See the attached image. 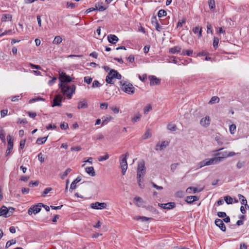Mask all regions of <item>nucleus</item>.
<instances>
[{"instance_id": "obj_50", "label": "nucleus", "mask_w": 249, "mask_h": 249, "mask_svg": "<svg viewBox=\"0 0 249 249\" xmlns=\"http://www.w3.org/2000/svg\"><path fill=\"white\" fill-rule=\"evenodd\" d=\"M8 140V146H13V141L12 140V138L10 135L7 136Z\"/></svg>"}, {"instance_id": "obj_13", "label": "nucleus", "mask_w": 249, "mask_h": 249, "mask_svg": "<svg viewBox=\"0 0 249 249\" xmlns=\"http://www.w3.org/2000/svg\"><path fill=\"white\" fill-rule=\"evenodd\" d=\"M151 22L153 25L155 26L156 30L158 31H160L161 29V27L158 23L156 17H153L151 18Z\"/></svg>"}, {"instance_id": "obj_14", "label": "nucleus", "mask_w": 249, "mask_h": 249, "mask_svg": "<svg viewBox=\"0 0 249 249\" xmlns=\"http://www.w3.org/2000/svg\"><path fill=\"white\" fill-rule=\"evenodd\" d=\"M3 215L5 217H9L7 208L5 206H2L0 209V216Z\"/></svg>"}, {"instance_id": "obj_17", "label": "nucleus", "mask_w": 249, "mask_h": 249, "mask_svg": "<svg viewBox=\"0 0 249 249\" xmlns=\"http://www.w3.org/2000/svg\"><path fill=\"white\" fill-rule=\"evenodd\" d=\"M169 142L167 141H163L160 144L158 143L156 145V150H162L164 149L167 145Z\"/></svg>"}, {"instance_id": "obj_25", "label": "nucleus", "mask_w": 249, "mask_h": 249, "mask_svg": "<svg viewBox=\"0 0 249 249\" xmlns=\"http://www.w3.org/2000/svg\"><path fill=\"white\" fill-rule=\"evenodd\" d=\"M193 32L195 34H198V37H200L202 36V29L199 26H196L193 29Z\"/></svg>"}, {"instance_id": "obj_24", "label": "nucleus", "mask_w": 249, "mask_h": 249, "mask_svg": "<svg viewBox=\"0 0 249 249\" xmlns=\"http://www.w3.org/2000/svg\"><path fill=\"white\" fill-rule=\"evenodd\" d=\"M12 18V16L11 14H3L1 17V20L2 22H5L7 21V20H8L9 21L11 20Z\"/></svg>"}, {"instance_id": "obj_4", "label": "nucleus", "mask_w": 249, "mask_h": 249, "mask_svg": "<svg viewBox=\"0 0 249 249\" xmlns=\"http://www.w3.org/2000/svg\"><path fill=\"white\" fill-rule=\"evenodd\" d=\"M146 173V168L145 167L144 161H140L138 163L137 178H142Z\"/></svg>"}, {"instance_id": "obj_57", "label": "nucleus", "mask_w": 249, "mask_h": 249, "mask_svg": "<svg viewBox=\"0 0 249 249\" xmlns=\"http://www.w3.org/2000/svg\"><path fill=\"white\" fill-rule=\"evenodd\" d=\"M69 127V126H68V124L67 123H62L60 124V128L62 129H66L67 128H68Z\"/></svg>"}, {"instance_id": "obj_56", "label": "nucleus", "mask_w": 249, "mask_h": 249, "mask_svg": "<svg viewBox=\"0 0 249 249\" xmlns=\"http://www.w3.org/2000/svg\"><path fill=\"white\" fill-rule=\"evenodd\" d=\"M244 165L245 162L244 161H239L236 164V167L238 169H241L243 167Z\"/></svg>"}, {"instance_id": "obj_36", "label": "nucleus", "mask_w": 249, "mask_h": 249, "mask_svg": "<svg viewBox=\"0 0 249 249\" xmlns=\"http://www.w3.org/2000/svg\"><path fill=\"white\" fill-rule=\"evenodd\" d=\"M219 98L217 96H213L210 100L209 104H213L214 103H218L219 102Z\"/></svg>"}, {"instance_id": "obj_64", "label": "nucleus", "mask_w": 249, "mask_h": 249, "mask_svg": "<svg viewBox=\"0 0 249 249\" xmlns=\"http://www.w3.org/2000/svg\"><path fill=\"white\" fill-rule=\"evenodd\" d=\"M38 160L41 162H43L44 161V158L43 157V155L41 153H40L38 155Z\"/></svg>"}, {"instance_id": "obj_9", "label": "nucleus", "mask_w": 249, "mask_h": 249, "mask_svg": "<svg viewBox=\"0 0 249 249\" xmlns=\"http://www.w3.org/2000/svg\"><path fill=\"white\" fill-rule=\"evenodd\" d=\"M148 79L150 81V86L159 85L160 84L161 79L154 75H149Z\"/></svg>"}, {"instance_id": "obj_28", "label": "nucleus", "mask_w": 249, "mask_h": 249, "mask_svg": "<svg viewBox=\"0 0 249 249\" xmlns=\"http://www.w3.org/2000/svg\"><path fill=\"white\" fill-rule=\"evenodd\" d=\"M226 155H228V152L227 151L219 152V153H217L216 154V156H218V155L221 156L217 157V158H220V161H221V160L227 157V156H226Z\"/></svg>"}, {"instance_id": "obj_44", "label": "nucleus", "mask_w": 249, "mask_h": 249, "mask_svg": "<svg viewBox=\"0 0 249 249\" xmlns=\"http://www.w3.org/2000/svg\"><path fill=\"white\" fill-rule=\"evenodd\" d=\"M219 39L216 37H214L213 41V46L216 49L218 47Z\"/></svg>"}, {"instance_id": "obj_45", "label": "nucleus", "mask_w": 249, "mask_h": 249, "mask_svg": "<svg viewBox=\"0 0 249 249\" xmlns=\"http://www.w3.org/2000/svg\"><path fill=\"white\" fill-rule=\"evenodd\" d=\"M101 84L99 82L98 80H94L92 85V88H98L100 87L101 86Z\"/></svg>"}, {"instance_id": "obj_11", "label": "nucleus", "mask_w": 249, "mask_h": 249, "mask_svg": "<svg viewBox=\"0 0 249 249\" xmlns=\"http://www.w3.org/2000/svg\"><path fill=\"white\" fill-rule=\"evenodd\" d=\"M62 100V97L60 94L56 95L55 97L54 98L53 100V104L52 105V107H55V106H61V102Z\"/></svg>"}, {"instance_id": "obj_8", "label": "nucleus", "mask_w": 249, "mask_h": 249, "mask_svg": "<svg viewBox=\"0 0 249 249\" xmlns=\"http://www.w3.org/2000/svg\"><path fill=\"white\" fill-rule=\"evenodd\" d=\"M107 205L105 202H96L91 204V207L94 209L102 210L107 208Z\"/></svg>"}, {"instance_id": "obj_16", "label": "nucleus", "mask_w": 249, "mask_h": 249, "mask_svg": "<svg viewBox=\"0 0 249 249\" xmlns=\"http://www.w3.org/2000/svg\"><path fill=\"white\" fill-rule=\"evenodd\" d=\"M199 198L197 196H187L185 198V201L188 204H192L194 201L198 200Z\"/></svg>"}, {"instance_id": "obj_1", "label": "nucleus", "mask_w": 249, "mask_h": 249, "mask_svg": "<svg viewBox=\"0 0 249 249\" xmlns=\"http://www.w3.org/2000/svg\"><path fill=\"white\" fill-rule=\"evenodd\" d=\"M59 86L63 94L66 95L68 99H71L72 95L75 92L76 86L74 85L69 86L67 84L62 83H60Z\"/></svg>"}, {"instance_id": "obj_37", "label": "nucleus", "mask_w": 249, "mask_h": 249, "mask_svg": "<svg viewBox=\"0 0 249 249\" xmlns=\"http://www.w3.org/2000/svg\"><path fill=\"white\" fill-rule=\"evenodd\" d=\"M109 158V155L106 153L104 156H100L98 158V160L99 161H102L107 160Z\"/></svg>"}, {"instance_id": "obj_33", "label": "nucleus", "mask_w": 249, "mask_h": 249, "mask_svg": "<svg viewBox=\"0 0 249 249\" xmlns=\"http://www.w3.org/2000/svg\"><path fill=\"white\" fill-rule=\"evenodd\" d=\"M193 50H183L181 52V55H188V56H192L193 54Z\"/></svg>"}, {"instance_id": "obj_32", "label": "nucleus", "mask_w": 249, "mask_h": 249, "mask_svg": "<svg viewBox=\"0 0 249 249\" xmlns=\"http://www.w3.org/2000/svg\"><path fill=\"white\" fill-rule=\"evenodd\" d=\"M142 115L140 113H138L136 114L135 116H134L132 119L131 121L133 123H135V122L139 121Z\"/></svg>"}, {"instance_id": "obj_27", "label": "nucleus", "mask_w": 249, "mask_h": 249, "mask_svg": "<svg viewBox=\"0 0 249 249\" xmlns=\"http://www.w3.org/2000/svg\"><path fill=\"white\" fill-rule=\"evenodd\" d=\"M41 205L39 204V203L36 205L33 206V208L34 211V214L39 213L41 210Z\"/></svg>"}, {"instance_id": "obj_23", "label": "nucleus", "mask_w": 249, "mask_h": 249, "mask_svg": "<svg viewBox=\"0 0 249 249\" xmlns=\"http://www.w3.org/2000/svg\"><path fill=\"white\" fill-rule=\"evenodd\" d=\"M200 124L203 126H207L210 124V118L209 116H206L202 118L200 121Z\"/></svg>"}, {"instance_id": "obj_18", "label": "nucleus", "mask_w": 249, "mask_h": 249, "mask_svg": "<svg viewBox=\"0 0 249 249\" xmlns=\"http://www.w3.org/2000/svg\"><path fill=\"white\" fill-rule=\"evenodd\" d=\"M106 81L107 84H113L115 82V78L112 76L111 72H108L106 77Z\"/></svg>"}, {"instance_id": "obj_49", "label": "nucleus", "mask_w": 249, "mask_h": 249, "mask_svg": "<svg viewBox=\"0 0 249 249\" xmlns=\"http://www.w3.org/2000/svg\"><path fill=\"white\" fill-rule=\"evenodd\" d=\"M109 72H111L112 76L114 78H116L117 77V75L119 73V72L115 70L114 69H111L110 70Z\"/></svg>"}, {"instance_id": "obj_48", "label": "nucleus", "mask_w": 249, "mask_h": 249, "mask_svg": "<svg viewBox=\"0 0 249 249\" xmlns=\"http://www.w3.org/2000/svg\"><path fill=\"white\" fill-rule=\"evenodd\" d=\"M0 138L2 141H5V135L4 131L3 129L0 130Z\"/></svg>"}, {"instance_id": "obj_59", "label": "nucleus", "mask_w": 249, "mask_h": 249, "mask_svg": "<svg viewBox=\"0 0 249 249\" xmlns=\"http://www.w3.org/2000/svg\"><path fill=\"white\" fill-rule=\"evenodd\" d=\"M111 119H112V117H107V118H105L104 120H103L102 124L105 125V124H107V123L111 120Z\"/></svg>"}, {"instance_id": "obj_42", "label": "nucleus", "mask_w": 249, "mask_h": 249, "mask_svg": "<svg viewBox=\"0 0 249 249\" xmlns=\"http://www.w3.org/2000/svg\"><path fill=\"white\" fill-rule=\"evenodd\" d=\"M16 240L12 239L11 240L8 241L6 244L5 248H8L10 247L11 245L16 244Z\"/></svg>"}, {"instance_id": "obj_47", "label": "nucleus", "mask_w": 249, "mask_h": 249, "mask_svg": "<svg viewBox=\"0 0 249 249\" xmlns=\"http://www.w3.org/2000/svg\"><path fill=\"white\" fill-rule=\"evenodd\" d=\"M236 130V125L234 124H232L230 126V131L231 134L234 133Z\"/></svg>"}, {"instance_id": "obj_12", "label": "nucleus", "mask_w": 249, "mask_h": 249, "mask_svg": "<svg viewBox=\"0 0 249 249\" xmlns=\"http://www.w3.org/2000/svg\"><path fill=\"white\" fill-rule=\"evenodd\" d=\"M214 223L215 224L217 227H218L222 231H226V227L222 220H221L220 219L217 218L215 219Z\"/></svg>"}, {"instance_id": "obj_54", "label": "nucleus", "mask_w": 249, "mask_h": 249, "mask_svg": "<svg viewBox=\"0 0 249 249\" xmlns=\"http://www.w3.org/2000/svg\"><path fill=\"white\" fill-rule=\"evenodd\" d=\"M40 100H41V101H44L45 99L40 97H37L36 98H33L32 99H31L29 101L30 103H32V102H36V101H40Z\"/></svg>"}, {"instance_id": "obj_61", "label": "nucleus", "mask_w": 249, "mask_h": 249, "mask_svg": "<svg viewBox=\"0 0 249 249\" xmlns=\"http://www.w3.org/2000/svg\"><path fill=\"white\" fill-rule=\"evenodd\" d=\"M186 22L185 18H183L181 21H179L177 24V27H182L183 24Z\"/></svg>"}, {"instance_id": "obj_30", "label": "nucleus", "mask_w": 249, "mask_h": 249, "mask_svg": "<svg viewBox=\"0 0 249 249\" xmlns=\"http://www.w3.org/2000/svg\"><path fill=\"white\" fill-rule=\"evenodd\" d=\"M62 41V39L60 36H56L53 40V43L54 44H59Z\"/></svg>"}, {"instance_id": "obj_20", "label": "nucleus", "mask_w": 249, "mask_h": 249, "mask_svg": "<svg viewBox=\"0 0 249 249\" xmlns=\"http://www.w3.org/2000/svg\"><path fill=\"white\" fill-rule=\"evenodd\" d=\"M88 107V105L87 102L86 100H84L82 101H80L78 103L77 108L82 109V108H86Z\"/></svg>"}, {"instance_id": "obj_2", "label": "nucleus", "mask_w": 249, "mask_h": 249, "mask_svg": "<svg viewBox=\"0 0 249 249\" xmlns=\"http://www.w3.org/2000/svg\"><path fill=\"white\" fill-rule=\"evenodd\" d=\"M119 86L121 90L127 94H132L135 92V88L131 83L127 81H120Z\"/></svg>"}, {"instance_id": "obj_34", "label": "nucleus", "mask_w": 249, "mask_h": 249, "mask_svg": "<svg viewBox=\"0 0 249 249\" xmlns=\"http://www.w3.org/2000/svg\"><path fill=\"white\" fill-rule=\"evenodd\" d=\"M224 199L226 203L228 204H231L233 202V199L230 196H226L224 197Z\"/></svg>"}, {"instance_id": "obj_60", "label": "nucleus", "mask_w": 249, "mask_h": 249, "mask_svg": "<svg viewBox=\"0 0 249 249\" xmlns=\"http://www.w3.org/2000/svg\"><path fill=\"white\" fill-rule=\"evenodd\" d=\"M95 10H97V4H96V5H95V8H89V9H87L85 11V13L87 14H88L90 12L94 11H95Z\"/></svg>"}, {"instance_id": "obj_5", "label": "nucleus", "mask_w": 249, "mask_h": 249, "mask_svg": "<svg viewBox=\"0 0 249 249\" xmlns=\"http://www.w3.org/2000/svg\"><path fill=\"white\" fill-rule=\"evenodd\" d=\"M220 161V158L214 157L211 159H206L205 160L199 162L200 167H202L206 165L216 164Z\"/></svg>"}, {"instance_id": "obj_58", "label": "nucleus", "mask_w": 249, "mask_h": 249, "mask_svg": "<svg viewBox=\"0 0 249 249\" xmlns=\"http://www.w3.org/2000/svg\"><path fill=\"white\" fill-rule=\"evenodd\" d=\"M67 7H70L71 9H73L75 7V3L68 2L67 3Z\"/></svg>"}, {"instance_id": "obj_46", "label": "nucleus", "mask_w": 249, "mask_h": 249, "mask_svg": "<svg viewBox=\"0 0 249 249\" xmlns=\"http://www.w3.org/2000/svg\"><path fill=\"white\" fill-rule=\"evenodd\" d=\"M92 78L89 76H85L84 77V82L88 84H89L91 83Z\"/></svg>"}, {"instance_id": "obj_15", "label": "nucleus", "mask_w": 249, "mask_h": 249, "mask_svg": "<svg viewBox=\"0 0 249 249\" xmlns=\"http://www.w3.org/2000/svg\"><path fill=\"white\" fill-rule=\"evenodd\" d=\"M107 39L109 43L114 44L119 40L118 37L114 35H109L107 36Z\"/></svg>"}, {"instance_id": "obj_39", "label": "nucleus", "mask_w": 249, "mask_h": 249, "mask_svg": "<svg viewBox=\"0 0 249 249\" xmlns=\"http://www.w3.org/2000/svg\"><path fill=\"white\" fill-rule=\"evenodd\" d=\"M147 210L153 213L157 212L156 209L152 206L148 205L144 207Z\"/></svg>"}, {"instance_id": "obj_10", "label": "nucleus", "mask_w": 249, "mask_h": 249, "mask_svg": "<svg viewBox=\"0 0 249 249\" xmlns=\"http://www.w3.org/2000/svg\"><path fill=\"white\" fill-rule=\"evenodd\" d=\"M158 206L164 209L170 210L175 207V202H168L167 203H158Z\"/></svg>"}, {"instance_id": "obj_63", "label": "nucleus", "mask_w": 249, "mask_h": 249, "mask_svg": "<svg viewBox=\"0 0 249 249\" xmlns=\"http://www.w3.org/2000/svg\"><path fill=\"white\" fill-rule=\"evenodd\" d=\"M217 215L221 218L226 217L227 214L225 212H219L217 213Z\"/></svg>"}, {"instance_id": "obj_55", "label": "nucleus", "mask_w": 249, "mask_h": 249, "mask_svg": "<svg viewBox=\"0 0 249 249\" xmlns=\"http://www.w3.org/2000/svg\"><path fill=\"white\" fill-rule=\"evenodd\" d=\"M137 220L141 219L142 221H146L148 220L152 219L151 218H148L145 216H139L137 218Z\"/></svg>"}, {"instance_id": "obj_43", "label": "nucleus", "mask_w": 249, "mask_h": 249, "mask_svg": "<svg viewBox=\"0 0 249 249\" xmlns=\"http://www.w3.org/2000/svg\"><path fill=\"white\" fill-rule=\"evenodd\" d=\"M53 189L51 187L46 188L44 191L42 193V196H45L47 194H48L51 191H52Z\"/></svg>"}, {"instance_id": "obj_62", "label": "nucleus", "mask_w": 249, "mask_h": 249, "mask_svg": "<svg viewBox=\"0 0 249 249\" xmlns=\"http://www.w3.org/2000/svg\"><path fill=\"white\" fill-rule=\"evenodd\" d=\"M56 128V126L55 124H49V125H48L46 126V129L47 130H50L51 129H55Z\"/></svg>"}, {"instance_id": "obj_3", "label": "nucleus", "mask_w": 249, "mask_h": 249, "mask_svg": "<svg viewBox=\"0 0 249 249\" xmlns=\"http://www.w3.org/2000/svg\"><path fill=\"white\" fill-rule=\"evenodd\" d=\"M129 156L128 152L122 155L119 159L120 166L122 169V173L123 175L125 174L126 171L127 169V158Z\"/></svg>"}, {"instance_id": "obj_19", "label": "nucleus", "mask_w": 249, "mask_h": 249, "mask_svg": "<svg viewBox=\"0 0 249 249\" xmlns=\"http://www.w3.org/2000/svg\"><path fill=\"white\" fill-rule=\"evenodd\" d=\"M238 197L239 199V200H241V203L242 204V205H245V207L246 209H249V205L247 204V199H246V198L244 196H243V195H241V194H239L238 195Z\"/></svg>"}, {"instance_id": "obj_29", "label": "nucleus", "mask_w": 249, "mask_h": 249, "mask_svg": "<svg viewBox=\"0 0 249 249\" xmlns=\"http://www.w3.org/2000/svg\"><path fill=\"white\" fill-rule=\"evenodd\" d=\"M167 129L170 131H174L177 130V127L175 124L170 123L167 125Z\"/></svg>"}, {"instance_id": "obj_52", "label": "nucleus", "mask_w": 249, "mask_h": 249, "mask_svg": "<svg viewBox=\"0 0 249 249\" xmlns=\"http://www.w3.org/2000/svg\"><path fill=\"white\" fill-rule=\"evenodd\" d=\"M207 32L208 34H209V33L212 34L213 33L212 27L211 24L209 23H207Z\"/></svg>"}, {"instance_id": "obj_6", "label": "nucleus", "mask_w": 249, "mask_h": 249, "mask_svg": "<svg viewBox=\"0 0 249 249\" xmlns=\"http://www.w3.org/2000/svg\"><path fill=\"white\" fill-rule=\"evenodd\" d=\"M220 161V158L214 157L211 159H206L205 160L199 162L200 167H202L206 165L216 164Z\"/></svg>"}, {"instance_id": "obj_26", "label": "nucleus", "mask_w": 249, "mask_h": 249, "mask_svg": "<svg viewBox=\"0 0 249 249\" xmlns=\"http://www.w3.org/2000/svg\"><path fill=\"white\" fill-rule=\"evenodd\" d=\"M48 136L43 138H38L36 141V143L39 145L42 144L45 142Z\"/></svg>"}, {"instance_id": "obj_21", "label": "nucleus", "mask_w": 249, "mask_h": 249, "mask_svg": "<svg viewBox=\"0 0 249 249\" xmlns=\"http://www.w3.org/2000/svg\"><path fill=\"white\" fill-rule=\"evenodd\" d=\"M85 170L86 172L91 177H94L96 175L94 168L92 166L87 167Z\"/></svg>"}, {"instance_id": "obj_41", "label": "nucleus", "mask_w": 249, "mask_h": 249, "mask_svg": "<svg viewBox=\"0 0 249 249\" xmlns=\"http://www.w3.org/2000/svg\"><path fill=\"white\" fill-rule=\"evenodd\" d=\"M208 4L211 9H213L215 8V5L214 0H209Z\"/></svg>"}, {"instance_id": "obj_22", "label": "nucleus", "mask_w": 249, "mask_h": 249, "mask_svg": "<svg viewBox=\"0 0 249 249\" xmlns=\"http://www.w3.org/2000/svg\"><path fill=\"white\" fill-rule=\"evenodd\" d=\"M181 50V48L180 46H175L173 48H171L169 49V52L170 53L175 54L176 53H178L180 52Z\"/></svg>"}, {"instance_id": "obj_31", "label": "nucleus", "mask_w": 249, "mask_h": 249, "mask_svg": "<svg viewBox=\"0 0 249 249\" xmlns=\"http://www.w3.org/2000/svg\"><path fill=\"white\" fill-rule=\"evenodd\" d=\"M151 135H152V134H151V131L149 129H148L143 135V136L142 137V139L143 140L147 139L148 138H150L151 137Z\"/></svg>"}, {"instance_id": "obj_51", "label": "nucleus", "mask_w": 249, "mask_h": 249, "mask_svg": "<svg viewBox=\"0 0 249 249\" xmlns=\"http://www.w3.org/2000/svg\"><path fill=\"white\" fill-rule=\"evenodd\" d=\"M152 109V107L151 105H147L144 108L143 112L144 114H147L150 110Z\"/></svg>"}, {"instance_id": "obj_53", "label": "nucleus", "mask_w": 249, "mask_h": 249, "mask_svg": "<svg viewBox=\"0 0 249 249\" xmlns=\"http://www.w3.org/2000/svg\"><path fill=\"white\" fill-rule=\"evenodd\" d=\"M38 184H39V181H36L35 182H34L33 181H31L29 182V186H30V187H35V186H38Z\"/></svg>"}, {"instance_id": "obj_35", "label": "nucleus", "mask_w": 249, "mask_h": 249, "mask_svg": "<svg viewBox=\"0 0 249 249\" xmlns=\"http://www.w3.org/2000/svg\"><path fill=\"white\" fill-rule=\"evenodd\" d=\"M166 11L163 9H160L159 10L158 13V16L159 18H162L163 16H165L166 15Z\"/></svg>"}, {"instance_id": "obj_38", "label": "nucleus", "mask_w": 249, "mask_h": 249, "mask_svg": "<svg viewBox=\"0 0 249 249\" xmlns=\"http://www.w3.org/2000/svg\"><path fill=\"white\" fill-rule=\"evenodd\" d=\"M192 191L194 193H196L197 191V188L194 187H189L186 189V192L188 193H191Z\"/></svg>"}, {"instance_id": "obj_7", "label": "nucleus", "mask_w": 249, "mask_h": 249, "mask_svg": "<svg viewBox=\"0 0 249 249\" xmlns=\"http://www.w3.org/2000/svg\"><path fill=\"white\" fill-rule=\"evenodd\" d=\"M59 80L60 82V83L67 84V83L71 82L72 81V79H74V78H72L70 76L68 75L66 73V72L64 71H59Z\"/></svg>"}, {"instance_id": "obj_40", "label": "nucleus", "mask_w": 249, "mask_h": 249, "mask_svg": "<svg viewBox=\"0 0 249 249\" xmlns=\"http://www.w3.org/2000/svg\"><path fill=\"white\" fill-rule=\"evenodd\" d=\"M71 171V169L70 168H67L66 171L63 173V174L61 176V178L64 179L68 175L69 173H70Z\"/></svg>"}]
</instances>
